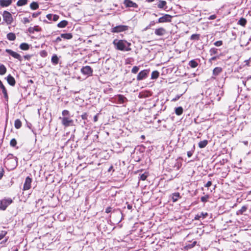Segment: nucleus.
I'll list each match as a JSON object with an SVG mask.
<instances>
[{"mask_svg": "<svg viewBox=\"0 0 251 251\" xmlns=\"http://www.w3.org/2000/svg\"><path fill=\"white\" fill-rule=\"evenodd\" d=\"M113 44L117 50L124 51H128L131 50L130 47L131 45V43L126 40L115 39L113 41Z\"/></svg>", "mask_w": 251, "mask_h": 251, "instance_id": "nucleus-1", "label": "nucleus"}, {"mask_svg": "<svg viewBox=\"0 0 251 251\" xmlns=\"http://www.w3.org/2000/svg\"><path fill=\"white\" fill-rule=\"evenodd\" d=\"M12 202L13 200L10 198H4L0 200V209L5 210Z\"/></svg>", "mask_w": 251, "mask_h": 251, "instance_id": "nucleus-2", "label": "nucleus"}, {"mask_svg": "<svg viewBox=\"0 0 251 251\" xmlns=\"http://www.w3.org/2000/svg\"><path fill=\"white\" fill-rule=\"evenodd\" d=\"M113 101L117 104H123L127 101V99L123 95H117L112 98Z\"/></svg>", "mask_w": 251, "mask_h": 251, "instance_id": "nucleus-3", "label": "nucleus"}, {"mask_svg": "<svg viewBox=\"0 0 251 251\" xmlns=\"http://www.w3.org/2000/svg\"><path fill=\"white\" fill-rule=\"evenodd\" d=\"M62 124L65 127L74 126V121L69 117H59Z\"/></svg>", "mask_w": 251, "mask_h": 251, "instance_id": "nucleus-4", "label": "nucleus"}, {"mask_svg": "<svg viewBox=\"0 0 251 251\" xmlns=\"http://www.w3.org/2000/svg\"><path fill=\"white\" fill-rule=\"evenodd\" d=\"M4 21L7 25H11L13 21L12 15L7 11H4L2 14Z\"/></svg>", "mask_w": 251, "mask_h": 251, "instance_id": "nucleus-5", "label": "nucleus"}, {"mask_svg": "<svg viewBox=\"0 0 251 251\" xmlns=\"http://www.w3.org/2000/svg\"><path fill=\"white\" fill-rule=\"evenodd\" d=\"M128 28L129 27L127 25H119L112 27L111 29V31L113 33H119L127 30Z\"/></svg>", "mask_w": 251, "mask_h": 251, "instance_id": "nucleus-6", "label": "nucleus"}, {"mask_svg": "<svg viewBox=\"0 0 251 251\" xmlns=\"http://www.w3.org/2000/svg\"><path fill=\"white\" fill-rule=\"evenodd\" d=\"M80 72L83 75L89 76L92 75L93 70L90 66H85L81 69Z\"/></svg>", "mask_w": 251, "mask_h": 251, "instance_id": "nucleus-7", "label": "nucleus"}, {"mask_svg": "<svg viewBox=\"0 0 251 251\" xmlns=\"http://www.w3.org/2000/svg\"><path fill=\"white\" fill-rule=\"evenodd\" d=\"M150 73V70H144L139 73L137 76V80L140 81L146 79Z\"/></svg>", "mask_w": 251, "mask_h": 251, "instance_id": "nucleus-8", "label": "nucleus"}, {"mask_svg": "<svg viewBox=\"0 0 251 251\" xmlns=\"http://www.w3.org/2000/svg\"><path fill=\"white\" fill-rule=\"evenodd\" d=\"M172 18V16L169 14H164L162 17L159 18L158 20V22L157 23H167L170 22L171 21V19Z\"/></svg>", "mask_w": 251, "mask_h": 251, "instance_id": "nucleus-9", "label": "nucleus"}, {"mask_svg": "<svg viewBox=\"0 0 251 251\" xmlns=\"http://www.w3.org/2000/svg\"><path fill=\"white\" fill-rule=\"evenodd\" d=\"M5 51L14 58L18 59L19 61H21L22 60V56L19 53L13 51L12 50L10 49H6Z\"/></svg>", "mask_w": 251, "mask_h": 251, "instance_id": "nucleus-10", "label": "nucleus"}, {"mask_svg": "<svg viewBox=\"0 0 251 251\" xmlns=\"http://www.w3.org/2000/svg\"><path fill=\"white\" fill-rule=\"evenodd\" d=\"M32 182V179L29 176H27L24 184L23 190L25 191L29 190L31 188V184Z\"/></svg>", "mask_w": 251, "mask_h": 251, "instance_id": "nucleus-11", "label": "nucleus"}, {"mask_svg": "<svg viewBox=\"0 0 251 251\" xmlns=\"http://www.w3.org/2000/svg\"><path fill=\"white\" fill-rule=\"evenodd\" d=\"M124 4L126 7H133L135 8L138 7L137 4L131 1V0H125L124 1Z\"/></svg>", "mask_w": 251, "mask_h": 251, "instance_id": "nucleus-12", "label": "nucleus"}, {"mask_svg": "<svg viewBox=\"0 0 251 251\" xmlns=\"http://www.w3.org/2000/svg\"><path fill=\"white\" fill-rule=\"evenodd\" d=\"M182 166V160L178 158L175 160L173 165V167L176 170H178Z\"/></svg>", "mask_w": 251, "mask_h": 251, "instance_id": "nucleus-13", "label": "nucleus"}, {"mask_svg": "<svg viewBox=\"0 0 251 251\" xmlns=\"http://www.w3.org/2000/svg\"><path fill=\"white\" fill-rule=\"evenodd\" d=\"M166 33V30L165 28L163 27H160L158 28H157L154 31V33L157 36H163Z\"/></svg>", "mask_w": 251, "mask_h": 251, "instance_id": "nucleus-14", "label": "nucleus"}, {"mask_svg": "<svg viewBox=\"0 0 251 251\" xmlns=\"http://www.w3.org/2000/svg\"><path fill=\"white\" fill-rule=\"evenodd\" d=\"M222 72V68L221 67H217L215 68L213 70V76L211 77V78L214 79H216V76L219 75Z\"/></svg>", "mask_w": 251, "mask_h": 251, "instance_id": "nucleus-15", "label": "nucleus"}, {"mask_svg": "<svg viewBox=\"0 0 251 251\" xmlns=\"http://www.w3.org/2000/svg\"><path fill=\"white\" fill-rule=\"evenodd\" d=\"M0 89H1L2 90V93L3 94L4 99L6 100H8V94L7 93V90L0 80Z\"/></svg>", "mask_w": 251, "mask_h": 251, "instance_id": "nucleus-16", "label": "nucleus"}, {"mask_svg": "<svg viewBox=\"0 0 251 251\" xmlns=\"http://www.w3.org/2000/svg\"><path fill=\"white\" fill-rule=\"evenodd\" d=\"M7 83L11 86H14L15 85L16 81L15 78L11 75H9L6 78Z\"/></svg>", "mask_w": 251, "mask_h": 251, "instance_id": "nucleus-17", "label": "nucleus"}, {"mask_svg": "<svg viewBox=\"0 0 251 251\" xmlns=\"http://www.w3.org/2000/svg\"><path fill=\"white\" fill-rule=\"evenodd\" d=\"M12 0H0V6L2 7H7L11 4Z\"/></svg>", "mask_w": 251, "mask_h": 251, "instance_id": "nucleus-18", "label": "nucleus"}, {"mask_svg": "<svg viewBox=\"0 0 251 251\" xmlns=\"http://www.w3.org/2000/svg\"><path fill=\"white\" fill-rule=\"evenodd\" d=\"M46 17L50 21L52 20L53 21H57L59 16L56 14H49L47 15Z\"/></svg>", "mask_w": 251, "mask_h": 251, "instance_id": "nucleus-19", "label": "nucleus"}, {"mask_svg": "<svg viewBox=\"0 0 251 251\" xmlns=\"http://www.w3.org/2000/svg\"><path fill=\"white\" fill-rule=\"evenodd\" d=\"M167 2L165 0H159L157 4V7L160 9H166L167 8Z\"/></svg>", "mask_w": 251, "mask_h": 251, "instance_id": "nucleus-20", "label": "nucleus"}, {"mask_svg": "<svg viewBox=\"0 0 251 251\" xmlns=\"http://www.w3.org/2000/svg\"><path fill=\"white\" fill-rule=\"evenodd\" d=\"M208 215L207 213L206 212H201L200 214H198L195 216V219L197 220H200L201 218L204 219Z\"/></svg>", "mask_w": 251, "mask_h": 251, "instance_id": "nucleus-21", "label": "nucleus"}, {"mask_svg": "<svg viewBox=\"0 0 251 251\" xmlns=\"http://www.w3.org/2000/svg\"><path fill=\"white\" fill-rule=\"evenodd\" d=\"M188 65L191 68H196L198 66V62L196 60L193 59V60H191V61H190L189 62Z\"/></svg>", "mask_w": 251, "mask_h": 251, "instance_id": "nucleus-22", "label": "nucleus"}, {"mask_svg": "<svg viewBox=\"0 0 251 251\" xmlns=\"http://www.w3.org/2000/svg\"><path fill=\"white\" fill-rule=\"evenodd\" d=\"M60 36L63 39L68 40L71 39L73 38V35L70 33L61 34Z\"/></svg>", "mask_w": 251, "mask_h": 251, "instance_id": "nucleus-23", "label": "nucleus"}, {"mask_svg": "<svg viewBox=\"0 0 251 251\" xmlns=\"http://www.w3.org/2000/svg\"><path fill=\"white\" fill-rule=\"evenodd\" d=\"M208 144V141L207 140H204L200 141L198 144V146L200 148H204Z\"/></svg>", "mask_w": 251, "mask_h": 251, "instance_id": "nucleus-24", "label": "nucleus"}, {"mask_svg": "<svg viewBox=\"0 0 251 251\" xmlns=\"http://www.w3.org/2000/svg\"><path fill=\"white\" fill-rule=\"evenodd\" d=\"M248 82H250V85H251V76H249L247 77L244 78L242 81V84L246 87H247V83Z\"/></svg>", "mask_w": 251, "mask_h": 251, "instance_id": "nucleus-25", "label": "nucleus"}, {"mask_svg": "<svg viewBox=\"0 0 251 251\" xmlns=\"http://www.w3.org/2000/svg\"><path fill=\"white\" fill-rule=\"evenodd\" d=\"M68 22L67 21L63 20L57 24V26L59 28H64L68 25Z\"/></svg>", "mask_w": 251, "mask_h": 251, "instance_id": "nucleus-26", "label": "nucleus"}, {"mask_svg": "<svg viewBox=\"0 0 251 251\" xmlns=\"http://www.w3.org/2000/svg\"><path fill=\"white\" fill-rule=\"evenodd\" d=\"M20 48L24 50H27L29 49V46L28 44L25 43H22L20 45Z\"/></svg>", "mask_w": 251, "mask_h": 251, "instance_id": "nucleus-27", "label": "nucleus"}, {"mask_svg": "<svg viewBox=\"0 0 251 251\" xmlns=\"http://www.w3.org/2000/svg\"><path fill=\"white\" fill-rule=\"evenodd\" d=\"M180 197V194L178 192L174 193L172 194V200L173 202H176L178 199Z\"/></svg>", "mask_w": 251, "mask_h": 251, "instance_id": "nucleus-28", "label": "nucleus"}, {"mask_svg": "<svg viewBox=\"0 0 251 251\" xmlns=\"http://www.w3.org/2000/svg\"><path fill=\"white\" fill-rule=\"evenodd\" d=\"M183 111V109L181 106H179L175 108V113L178 115H181Z\"/></svg>", "mask_w": 251, "mask_h": 251, "instance_id": "nucleus-29", "label": "nucleus"}, {"mask_svg": "<svg viewBox=\"0 0 251 251\" xmlns=\"http://www.w3.org/2000/svg\"><path fill=\"white\" fill-rule=\"evenodd\" d=\"M159 75V73L157 71H154L152 72L151 75V79H156Z\"/></svg>", "mask_w": 251, "mask_h": 251, "instance_id": "nucleus-30", "label": "nucleus"}, {"mask_svg": "<svg viewBox=\"0 0 251 251\" xmlns=\"http://www.w3.org/2000/svg\"><path fill=\"white\" fill-rule=\"evenodd\" d=\"M7 38L10 41H14L16 39V35L14 33L10 32L7 34Z\"/></svg>", "mask_w": 251, "mask_h": 251, "instance_id": "nucleus-31", "label": "nucleus"}, {"mask_svg": "<svg viewBox=\"0 0 251 251\" xmlns=\"http://www.w3.org/2000/svg\"><path fill=\"white\" fill-rule=\"evenodd\" d=\"M30 8L32 10H36L39 8V4L37 2H32L30 4Z\"/></svg>", "mask_w": 251, "mask_h": 251, "instance_id": "nucleus-32", "label": "nucleus"}, {"mask_svg": "<svg viewBox=\"0 0 251 251\" xmlns=\"http://www.w3.org/2000/svg\"><path fill=\"white\" fill-rule=\"evenodd\" d=\"M14 126L16 129H19L22 126V122L19 119L15 121Z\"/></svg>", "mask_w": 251, "mask_h": 251, "instance_id": "nucleus-33", "label": "nucleus"}, {"mask_svg": "<svg viewBox=\"0 0 251 251\" xmlns=\"http://www.w3.org/2000/svg\"><path fill=\"white\" fill-rule=\"evenodd\" d=\"M7 69L5 66L1 64L0 65V75H4L6 72Z\"/></svg>", "mask_w": 251, "mask_h": 251, "instance_id": "nucleus-34", "label": "nucleus"}, {"mask_svg": "<svg viewBox=\"0 0 251 251\" xmlns=\"http://www.w3.org/2000/svg\"><path fill=\"white\" fill-rule=\"evenodd\" d=\"M209 53L211 56L216 55L218 53V49L215 48H212L209 50Z\"/></svg>", "mask_w": 251, "mask_h": 251, "instance_id": "nucleus-35", "label": "nucleus"}, {"mask_svg": "<svg viewBox=\"0 0 251 251\" xmlns=\"http://www.w3.org/2000/svg\"><path fill=\"white\" fill-rule=\"evenodd\" d=\"M28 0H19L17 2V5L18 6H22L27 4Z\"/></svg>", "mask_w": 251, "mask_h": 251, "instance_id": "nucleus-36", "label": "nucleus"}, {"mask_svg": "<svg viewBox=\"0 0 251 251\" xmlns=\"http://www.w3.org/2000/svg\"><path fill=\"white\" fill-rule=\"evenodd\" d=\"M51 62L54 64H57L58 63V58L56 54H54L51 57Z\"/></svg>", "mask_w": 251, "mask_h": 251, "instance_id": "nucleus-37", "label": "nucleus"}, {"mask_svg": "<svg viewBox=\"0 0 251 251\" xmlns=\"http://www.w3.org/2000/svg\"><path fill=\"white\" fill-rule=\"evenodd\" d=\"M238 24L242 26H245L247 24V20L246 19L241 18L238 22Z\"/></svg>", "mask_w": 251, "mask_h": 251, "instance_id": "nucleus-38", "label": "nucleus"}, {"mask_svg": "<svg viewBox=\"0 0 251 251\" xmlns=\"http://www.w3.org/2000/svg\"><path fill=\"white\" fill-rule=\"evenodd\" d=\"M200 38V35L199 34H193L190 37V40H199Z\"/></svg>", "mask_w": 251, "mask_h": 251, "instance_id": "nucleus-39", "label": "nucleus"}, {"mask_svg": "<svg viewBox=\"0 0 251 251\" xmlns=\"http://www.w3.org/2000/svg\"><path fill=\"white\" fill-rule=\"evenodd\" d=\"M196 244V242L194 241L192 243H190L185 246V249L188 250L191 249L192 248L194 247Z\"/></svg>", "mask_w": 251, "mask_h": 251, "instance_id": "nucleus-40", "label": "nucleus"}, {"mask_svg": "<svg viewBox=\"0 0 251 251\" xmlns=\"http://www.w3.org/2000/svg\"><path fill=\"white\" fill-rule=\"evenodd\" d=\"M247 209V206H243L241 208L238 210L237 214L240 213L241 214H243L244 212H245Z\"/></svg>", "mask_w": 251, "mask_h": 251, "instance_id": "nucleus-41", "label": "nucleus"}, {"mask_svg": "<svg viewBox=\"0 0 251 251\" xmlns=\"http://www.w3.org/2000/svg\"><path fill=\"white\" fill-rule=\"evenodd\" d=\"M148 176V174L147 173H144L140 175V180H145L147 178Z\"/></svg>", "mask_w": 251, "mask_h": 251, "instance_id": "nucleus-42", "label": "nucleus"}, {"mask_svg": "<svg viewBox=\"0 0 251 251\" xmlns=\"http://www.w3.org/2000/svg\"><path fill=\"white\" fill-rule=\"evenodd\" d=\"M139 70V67L135 66L132 68L131 70V73L133 74H136L138 72Z\"/></svg>", "mask_w": 251, "mask_h": 251, "instance_id": "nucleus-43", "label": "nucleus"}, {"mask_svg": "<svg viewBox=\"0 0 251 251\" xmlns=\"http://www.w3.org/2000/svg\"><path fill=\"white\" fill-rule=\"evenodd\" d=\"M16 144H17V141L15 139L13 138L11 140L10 142V145L11 147H14L16 146Z\"/></svg>", "mask_w": 251, "mask_h": 251, "instance_id": "nucleus-44", "label": "nucleus"}, {"mask_svg": "<svg viewBox=\"0 0 251 251\" xmlns=\"http://www.w3.org/2000/svg\"><path fill=\"white\" fill-rule=\"evenodd\" d=\"M62 114L63 117H68L70 114V112L67 110H64L62 112Z\"/></svg>", "mask_w": 251, "mask_h": 251, "instance_id": "nucleus-45", "label": "nucleus"}, {"mask_svg": "<svg viewBox=\"0 0 251 251\" xmlns=\"http://www.w3.org/2000/svg\"><path fill=\"white\" fill-rule=\"evenodd\" d=\"M34 31H39L40 30L37 27H30L29 28V31L30 33H33Z\"/></svg>", "mask_w": 251, "mask_h": 251, "instance_id": "nucleus-46", "label": "nucleus"}, {"mask_svg": "<svg viewBox=\"0 0 251 251\" xmlns=\"http://www.w3.org/2000/svg\"><path fill=\"white\" fill-rule=\"evenodd\" d=\"M208 198L209 196L207 195H205V196L201 197V200L202 202H205L207 201Z\"/></svg>", "mask_w": 251, "mask_h": 251, "instance_id": "nucleus-47", "label": "nucleus"}, {"mask_svg": "<svg viewBox=\"0 0 251 251\" xmlns=\"http://www.w3.org/2000/svg\"><path fill=\"white\" fill-rule=\"evenodd\" d=\"M214 45L216 47H220L223 45V41L221 40L215 42Z\"/></svg>", "mask_w": 251, "mask_h": 251, "instance_id": "nucleus-48", "label": "nucleus"}, {"mask_svg": "<svg viewBox=\"0 0 251 251\" xmlns=\"http://www.w3.org/2000/svg\"><path fill=\"white\" fill-rule=\"evenodd\" d=\"M181 95H177L176 96V97L173 98L172 100V101H176L177 100H179V99L180 98V97H181Z\"/></svg>", "mask_w": 251, "mask_h": 251, "instance_id": "nucleus-49", "label": "nucleus"}, {"mask_svg": "<svg viewBox=\"0 0 251 251\" xmlns=\"http://www.w3.org/2000/svg\"><path fill=\"white\" fill-rule=\"evenodd\" d=\"M41 12H34L32 14V16L33 18H36L40 15Z\"/></svg>", "mask_w": 251, "mask_h": 251, "instance_id": "nucleus-50", "label": "nucleus"}, {"mask_svg": "<svg viewBox=\"0 0 251 251\" xmlns=\"http://www.w3.org/2000/svg\"><path fill=\"white\" fill-rule=\"evenodd\" d=\"M81 117L83 120H85L87 119L88 115L86 113H84L81 116Z\"/></svg>", "mask_w": 251, "mask_h": 251, "instance_id": "nucleus-51", "label": "nucleus"}, {"mask_svg": "<svg viewBox=\"0 0 251 251\" xmlns=\"http://www.w3.org/2000/svg\"><path fill=\"white\" fill-rule=\"evenodd\" d=\"M6 232L5 231H2V232L0 234V240H1L5 235Z\"/></svg>", "mask_w": 251, "mask_h": 251, "instance_id": "nucleus-52", "label": "nucleus"}, {"mask_svg": "<svg viewBox=\"0 0 251 251\" xmlns=\"http://www.w3.org/2000/svg\"><path fill=\"white\" fill-rule=\"evenodd\" d=\"M219 58L218 56H213L211 58L209 59V62H211L212 61H214Z\"/></svg>", "mask_w": 251, "mask_h": 251, "instance_id": "nucleus-53", "label": "nucleus"}, {"mask_svg": "<svg viewBox=\"0 0 251 251\" xmlns=\"http://www.w3.org/2000/svg\"><path fill=\"white\" fill-rule=\"evenodd\" d=\"M112 208L111 207H107L105 209V212L109 213L112 211Z\"/></svg>", "mask_w": 251, "mask_h": 251, "instance_id": "nucleus-54", "label": "nucleus"}, {"mask_svg": "<svg viewBox=\"0 0 251 251\" xmlns=\"http://www.w3.org/2000/svg\"><path fill=\"white\" fill-rule=\"evenodd\" d=\"M212 184V182L211 181H208L205 185L204 186L205 187H209Z\"/></svg>", "mask_w": 251, "mask_h": 251, "instance_id": "nucleus-55", "label": "nucleus"}, {"mask_svg": "<svg viewBox=\"0 0 251 251\" xmlns=\"http://www.w3.org/2000/svg\"><path fill=\"white\" fill-rule=\"evenodd\" d=\"M193 151H187V155L188 156V157H190L192 156L193 155Z\"/></svg>", "mask_w": 251, "mask_h": 251, "instance_id": "nucleus-56", "label": "nucleus"}, {"mask_svg": "<svg viewBox=\"0 0 251 251\" xmlns=\"http://www.w3.org/2000/svg\"><path fill=\"white\" fill-rule=\"evenodd\" d=\"M216 15H212L210 16L208 18L209 20H214L216 18Z\"/></svg>", "mask_w": 251, "mask_h": 251, "instance_id": "nucleus-57", "label": "nucleus"}, {"mask_svg": "<svg viewBox=\"0 0 251 251\" xmlns=\"http://www.w3.org/2000/svg\"><path fill=\"white\" fill-rule=\"evenodd\" d=\"M30 22L29 20L27 18H24V24L28 23Z\"/></svg>", "mask_w": 251, "mask_h": 251, "instance_id": "nucleus-58", "label": "nucleus"}, {"mask_svg": "<svg viewBox=\"0 0 251 251\" xmlns=\"http://www.w3.org/2000/svg\"><path fill=\"white\" fill-rule=\"evenodd\" d=\"M155 24V22L154 21H151L149 24V26L151 27V26L154 25Z\"/></svg>", "mask_w": 251, "mask_h": 251, "instance_id": "nucleus-59", "label": "nucleus"}, {"mask_svg": "<svg viewBox=\"0 0 251 251\" xmlns=\"http://www.w3.org/2000/svg\"><path fill=\"white\" fill-rule=\"evenodd\" d=\"M61 41V36L57 37L56 39V40H55V41L56 42H59Z\"/></svg>", "mask_w": 251, "mask_h": 251, "instance_id": "nucleus-60", "label": "nucleus"}, {"mask_svg": "<svg viewBox=\"0 0 251 251\" xmlns=\"http://www.w3.org/2000/svg\"><path fill=\"white\" fill-rule=\"evenodd\" d=\"M114 171V170H113V167L112 165L110 166V167L109 168V169H108V172H110V171Z\"/></svg>", "mask_w": 251, "mask_h": 251, "instance_id": "nucleus-61", "label": "nucleus"}, {"mask_svg": "<svg viewBox=\"0 0 251 251\" xmlns=\"http://www.w3.org/2000/svg\"><path fill=\"white\" fill-rule=\"evenodd\" d=\"M98 115H96L94 117V122H96L98 121Z\"/></svg>", "mask_w": 251, "mask_h": 251, "instance_id": "nucleus-62", "label": "nucleus"}, {"mask_svg": "<svg viewBox=\"0 0 251 251\" xmlns=\"http://www.w3.org/2000/svg\"><path fill=\"white\" fill-rule=\"evenodd\" d=\"M24 57L25 59H29L30 58V56L29 55H25Z\"/></svg>", "mask_w": 251, "mask_h": 251, "instance_id": "nucleus-63", "label": "nucleus"}, {"mask_svg": "<svg viewBox=\"0 0 251 251\" xmlns=\"http://www.w3.org/2000/svg\"><path fill=\"white\" fill-rule=\"evenodd\" d=\"M3 171L2 172H0V179H1L2 177L3 176Z\"/></svg>", "mask_w": 251, "mask_h": 251, "instance_id": "nucleus-64", "label": "nucleus"}]
</instances>
